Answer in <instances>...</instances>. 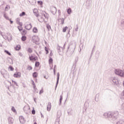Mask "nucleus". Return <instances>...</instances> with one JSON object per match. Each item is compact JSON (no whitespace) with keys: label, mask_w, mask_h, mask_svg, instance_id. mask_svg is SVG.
Segmentation results:
<instances>
[{"label":"nucleus","mask_w":124,"mask_h":124,"mask_svg":"<svg viewBox=\"0 0 124 124\" xmlns=\"http://www.w3.org/2000/svg\"><path fill=\"white\" fill-rule=\"evenodd\" d=\"M45 19H46V20L49 19V14L46 13V12L42 11L39 16L38 21H39V22H44Z\"/></svg>","instance_id":"nucleus-1"},{"label":"nucleus","mask_w":124,"mask_h":124,"mask_svg":"<svg viewBox=\"0 0 124 124\" xmlns=\"http://www.w3.org/2000/svg\"><path fill=\"white\" fill-rule=\"evenodd\" d=\"M115 74L121 76V77H124V71H122L119 69H116L115 71Z\"/></svg>","instance_id":"nucleus-2"},{"label":"nucleus","mask_w":124,"mask_h":124,"mask_svg":"<svg viewBox=\"0 0 124 124\" xmlns=\"http://www.w3.org/2000/svg\"><path fill=\"white\" fill-rule=\"evenodd\" d=\"M32 41L33 43L38 44L39 43V38L37 36H33L32 37Z\"/></svg>","instance_id":"nucleus-3"},{"label":"nucleus","mask_w":124,"mask_h":124,"mask_svg":"<svg viewBox=\"0 0 124 124\" xmlns=\"http://www.w3.org/2000/svg\"><path fill=\"white\" fill-rule=\"evenodd\" d=\"M32 27V26H31V23L30 22H26L25 24V28L26 29V30L30 31V30H31V29Z\"/></svg>","instance_id":"nucleus-4"},{"label":"nucleus","mask_w":124,"mask_h":124,"mask_svg":"<svg viewBox=\"0 0 124 124\" xmlns=\"http://www.w3.org/2000/svg\"><path fill=\"white\" fill-rule=\"evenodd\" d=\"M23 110L26 114H28L30 112V106H25L23 108Z\"/></svg>","instance_id":"nucleus-5"},{"label":"nucleus","mask_w":124,"mask_h":124,"mask_svg":"<svg viewBox=\"0 0 124 124\" xmlns=\"http://www.w3.org/2000/svg\"><path fill=\"white\" fill-rule=\"evenodd\" d=\"M21 76V74L20 72H16L14 74V77H15V78H20Z\"/></svg>","instance_id":"nucleus-6"},{"label":"nucleus","mask_w":124,"mask_h":124,"mask_svg":"<svg viewBox=\"0 0 124 124\" xmlns=\"http://www.w3.org/2000/svg\"><path fill=\"white\" fill-rule=\"evenodd\" d=\"M33 12L36 17H39V14H38V10L37 9H34Z\"/></svg>","instance_id":"nucleus-7"},{"label":"nucleus","mask_w":124,"mask_h":124,"mask_svg":"<svg viewBox=\"0 0 124 124\" xmlns=\"http://www.w3.org/2000/svg\"><path fill=\"white\" fill-rule=\"evenodd\" d=\"M29 59L30 61H37L38 60V58H37V57H34L33 56H30L29 57Z\"/></svg>","instance_id":"nucleus-8"},{"label":"nucleus","mask_w":124,"mask_h":124,"mask_svg":"<svg viewBox=\"0 0 124 124\" xmlns=\"http://www.w3.org/2000/svg\"><path fill=\"white\" fill-rule=\"evenodd\" d=\"M19 121L21 124H25L26 121L25 120V118L23 116L19 117Z\"/></svg>","instance_id":"nucleus-9"},{"label":"nucleus","mask_w":124,"mask_h":124,"mask_svg":"<svg viewBox=\"0 0 124 124\" xmlns=\"http://www.w3.org/2000/svg\"><path fill=\"white\" fill-rule=\"evenodd\" d=\"M52 107V106L51 105V103H48L47 106V111H50L51 110V108Z\"/></svg>","instance_id":"nucleus-10"},{"label":"nucleus","mask_w":124,"mask_h":124,"mask_svg":"<svg viewBox=\"0 0 124 124\" xmlns=\"http://www.w3.org/2000/svg\"><path fill=\"white\" fill-rule=\"evenodd\" d=\"M32 76L33 78H37V76H38V74L37 73V72H34L32 74Z\"/></svg>","instance_id":"nucleus-11"},{"label":"nucleus","mask_w":124,"mask_h":124,"mask_svg":"<svg viewBox=\"0 0 124 124\" xmlns=\"http://www.w3.org/2000/svg\"><path fill=\"white\" fill-rule=\"evenodd\" d=\"M20 49H21V46L19 45H17L15 47V49L16 50V51H19Z\"/></svg>","instance_id":"nucleus-12"},{"label":"nucleus","mask_w":124,"mask_h":124,"mask_svg":"<svg viewBox=\"0 0 124 124\" xmlns=\"http://www.w3.org/2000/svg\"><path fill=\"white\" fill-rule=\"evenodd\" d=\"M32 85H33V88L34 90H37L36 86H35V83H34V81L33 80H32Z\"/></svg>","instance_id":"nucleus-13"},{"label":"nucleus","mask_w":124,"mask_h":124,"mask_svg":"<svg viewBox=\"0 0 124 124\" xmlns=\"http://www.w3.org/2000/svg\"><path fill=\"white\" fill-rule=\"evenodd\" d=\"M9 123H10V124H13V122H14V119L11 118H9Z\"/></svg>","instance_id":"nucleus-14"},{"label":"nucleus","mask_w":124,"mask_h":124,"mask_svg":"<svg viewBox=\"0 0 124 124\" xmlns=\"http://www.w3.org/2000/svg\"><path fill=\"white\" fill-rule=\"evenodd\" d=\"M48 62L49 64H53V59H52V58H50L48 60Z\"/></svg>","instance_id":"nucleus-15"},{"label":"nucleus","mask_w":124,"mask_h":124,"mask_svg":"<svg viewBox=\"0 0 124 124\" xmlns=\"http://www.w3.org/2000/svg\"><path fill=\"white\" fill-rule=\"evenodd\" d=\"M33 32H34L35 33H36L37 32H38V30H37V28L36 27H34L33 29Z\"/></svg>","instance_id":"nucleus-16"},{"label":"nucleus","mask_w":124,"mask_h":124,"mask_svg":"<svg viewBox=\"0 0 124 124\" xmlns=\"http://www.w3.org/2000/svg\"><path fill=\"white\" fill-rule=\"evenodd\" d=\"M16 23L17 25H19V26H20V27H22V26H23V23L22 22H20L19 20H17Z\"/></svg>","instance_id":"nucleus-17"},{"label":"nucleus","mask_w":124,"mask_h":124,"mask_svg":"<svg viewBox=\"0 0 124 124\" xmlns=\"http://www.w3.org/2000/svg\"><path fill=\"white\" fill-rule=\"evenodd\" d=\"M21 40L22 41H26L27 40V37L26 36H23L21 38Z\"/></svg>","instance_id":"nucleus-18"},{"label":"nucleus","mask_w":124,"mask_h":124,"mask_svg":"<svg viewBox=\"0 0 124 124\" xmlns=\"http://www.w3.org/2000/svg\"><path fill=\"white\" fill-rule=\"evenodd\" d=\"M8 69L11 70V71H13V70H14V68H13V66L10 65L8 67Z\"/></svg>","instance_id":"nucleus-19"},{"label":"nucleus","mask_w":124,"mask_h":124,"mask_svg":"<svg viewBox=\"0 0 124 124\" xmlns=\"http://www.w3.org/2000/svg\"><path fill=\"white\" fill-rule=\"evenodd\" d=\"M39 64H40V63H39V62H36L35 63V66H36V67H38V66H39Z\"/></svg>","instance_id":"nucleus-20"},{"label":"nucleus","mask_w":124,"mask_h":124,"mask_svg":"<svg viewBox=\"0 0 124 124\" xmlns=\"http://www.w3.org/2000/svg\"><path fill=\"white\" fill-rule=\"evenodd\" d=\"M26 15V13H25L24 12H23L22 13L19 14V16L20 17H22L23 16H25Z\"/></svg>","instance_id":"nucleus-21"},{"label":"nucleus","mask_w":124,"mask_h":124,"mask_svg":"<svg viewBox=\"0 0 124 124\" xmlns=\"http://www.w3.org/2000/svg\"><path fill=\"white\" fill-rule=\"evenodd\" d=\"M27 51L28 52V53H31L32 52V49L31 48H29L27 49Z\"/></svg>","instance_id":"nucleus-22"},{"label":"nucleus","mask_w":124,"mask_h":124,"mask_svg":"<svg viewBox=\"0 0 124 124\" xmlns=\"http://www.w3.org/2000/svg\"><path fill=\"white\" fill-rule=\"evenodd\" d=\"M21 33L22 34H27V31H26V30H22V31H21Z\"/></svg>","instance_id":"nucleus-23"},{"label":"nucleus","mask_w":124,"mask_h":124,"mask_svg":"<svg viewBox=\"0 0 124 124\" xmlns=\"http://www.w3.org/2000/svg\"><path fill=\"white\" fill-rule=\"evenodd\" d=\"M71 12H72L71 9L69 8V9L67 10V13H68V14H71Z\"/></svg>","instance_id":"nucleus-24"},{"label":"nucleus","mask_w":124,"mask_h":124,"mask_svg":"<svg viewBox=\"0 0 124 124\" xmlns=\"http://www.w3.org/2000/svg\"><path fill=\"white\" fill-rule=\"evenodd\" d=\"M46 28L48 31L51 30V26H50L49 24L46 25Z\"/></svg>","instance_id":"nucleus-25"},{"label":"nucleus","mask_w":124,"mask_h":124,"mask_svg":"<svg viewBox=\"0 0 124 124\" xmlns=\"http://www.w3.org/2000/svg\"><path fill=\"white\" fill-rule=\"evenodd\" d=\"M45 51H46V54H49V51L48 50V48H47V47H45Z\"/></svg>","instance_id":"nucleus-26"},{"label":"nucleus","mask_w":124,"mask_h":124,"mask_svg":"<svg viewBox=\"0 0 124 124\" xmlns=\"http://www.w3.org/2000/svg\"><path fill=\"white\" fill-rule=\"evenodd\" d=\"M27 69H28V70H32V67H31V66H28Z\"/></svg>","instance_id":"nucleus-27"},{"label":"nucleus","mask_w":124,"mask_h":124,"mask_svg":"<svg viewBox=\"0 0 124 124\" xmlns=\"http://www.w3.org/2000/svg\"><path fill=\"white\" fill-rule=\"evenodd\" d=\"M67 29H68V27H65L64 28H63V32H65V31H66V30H67Z\"/></svg>","instance_id":"nucleus-28"},{"label":"nucleus","mask_w":124,"mask_h":124,"mask_svg":"<svg viewBox=\"0 0 124 124\" xmlns=\"http://www.w3.org/2000/svg\"><path fill=\"white\" fill-rule=\"evenodd\" d=\"M37 3L39 5H42V4H43V2H42V1H38Z\"/></svg>","instance_id":"nucleus-29"},{"label":"nucleus","mask_w":124,"mask_h":124,"mask_svg":"<svg viewBox=\"0 0 124 124\" xmlns=\"http://www.w3.org/2000/svg\"><path fill=\"white\" fill-rule=\"evenodd\" d=\"M18 29L19 31H20L21 32L23 31V27H22V26L18 27Z\"/></svg>","instance_id":"nucleus-30"},{"label":"nucleus","mask_w":124,"mask_h":124,"mask_svg":"<svg viewBox=\"0 0 124 124\" xmlns=\"http://www.w3.org/2000/svg\"><path fill=\"white\" fill-rule=\"evenodd\" d=\"M44 93V90H43V88H42L39 92V94H41V93Z\"/></svg>","instance_id":"nucleus-31"},{"label":"nucleus","mask_w":124,"mask_h":124,"mask_svg":"<svg viewBox=\"0 0 124 124\" xmlns=\"http://www.w3.org/2000/svg\"><path fill=\"white\" fill-rule=\"evenodd\" d=\"M4 52L5 53H6L7 55H9V56H11V53H10V52H9L8 51L5 50Z\"/></svg>","instance_id":"nucleus-32"},{"label":"nucleus","mask_w":124,"mask_h":124,"mask_svg":"<svg viewBox=\"0 0 124 124\" xmlns=\"http://www.w3.org/2000/svg\"><path fill=\"white\" fill-rule=\"evenodd\" d=\"M53 9H54L55 12H57V8L56 7H52L51 8V11H52Z\"/></svg>","instance_id":"nucleus-33"},{"label":"nucleus","mask_w":124,"mask_h":124,"mask_svg":"<svg viewBox=\"0 0 124 124\" xmlns=\"http://www.w3.org/2000/svg\"><path fill=\"white\" fill-rule=\"evenodd\" d=\"M12 83L13 85H16V86H18V84H17V82L14 80H12Z\"/></svg>","instance_id":"nucleus-34"},{"label":"nucleus","mask_w":124,"mask_h":124,"mask_svg":"<svg viewBox=\"0 0 124 124\" xmlns=\"http://www.w3.org/2000/svg\"><path fill=\"white\" fill-rule=\"evenodd\" d=\"M31 113L33 115H34L35 114V110H34V109H33L31 111Z\"/></svg>","instance_id":"nucleus-35"},{"label":"nucleus","mask_w":124,"mask_h":124,"mask_svg":"<svg viewBox=\"0 0 124 124\" xmlns=\"http://www.w3.org/2000/svg\"><path fill=\"white\" fill-rule=\"evenodd\" d=\"M12 110L13 112H16V110H15V108L14 107L12 108Z\"/></svg>","instance_id":"nucleus-36"},{"label":"nucleus","mask_w":124,"mask_h":124,"mask_svg":"<svg viewBox=\"0 0 124 124\" xmlns=\"http://www.w3.org/2000/svg\"><path fill=\"white\" fill-rule=\"evenodd\" d=\"M58 13L60 15H61V14L62 13V12H61V10H58Z\"/></svg>","instance_id":"nucleus-37"},{"label":"nucleus","mask_w":124,"mask_h":124,"mask_svg":"<svg viewBox=\"0 0 124 124\" xmlns=\"http://www.w3.org/2000/svg\"><path fill=\"white\" fill-rule=\"evenodd\" d=\"M10 22H11V24H13V21L11 20V19H9Z\"/></svg>","instance_id":"nucleus-38"},{"label":"nucleus","mask_w":124,"mask_h":124,"mask_svg":"<svg viewBox=\"0 0 124 124\" xmlns=\"http://www.w3.org/2000/svg\"><path fill=\"white\" fill-rule=\"evenodd\" d=\"M44 78H45V79H48V78H49V77L47 76H45L44 77Z\"/></svg>","instance_id":"nucleus-39"},{"label":"nucleus","mask_w":124,"mask_h":124,"mask_svg":"<svg viewBox=\"0 0 124 124\" xmlns=\"http://www.w3.org/2000/svg\"><path fill=\"white\" fill-rule=\"evenodd\" d=\"M62 96H61V97H60V102H61V101H62Z\"/></svg>","instance_id":"nucleus-40"},{"label":"nucleus","mask_w":124,"mask_h":124,"mask_svg":"<svg viewBox=\"0 0 124 124\" xmlns=\"http://www.w3.org/2000/svg\"><path fill=\"white\" fill-rule=\"evenodd\" d=\"M59 76H58V79H57V83H58L59 82Z\"/></svg>","instance_id":"nucleus-41"},{"label":"nucleus","mask_w":124,"mask_h":124,"mask_svg":"<svg viewBox=\"0 0 124 124\" xmlns=\"http://www.w3.org/2000/svg\"><path fill=\"white\" fill-rule=\"evenodd\" d=\"M63 23H64V19H62V24H63Z\"/></svg>","instance_id":"nucleus-42"},{"label":"nucleus","mask_w":124,"mask_h":124,"mask_svg":"<svg viewBox=\"0 0 124 124\" xmlns=\"http://www.w3.org/2000/svg\"><path fill=\"white\" fill-rule=\"evenodd\" d=\"M35 81V82L37 83V78H36Z\"/></svg>","instance_id":"nucleus-43"},{"label":"nucleus","mask_w":124,"mask_h":124,"mask_svg":"<svg viewBox=\"0 0 124 124\" xmlns=\"http://www.w3.org/2000/svg\"><path fill=\"white\" fill-rule=\"evenodd\" d=\"M6 18L7 19V20H9V18L8 17H6Z\"/></svg>","instance_id":"nucleus-44"},{"label":"nucleus","mask_w":124,"mask_h":124,"mask_svg":"<svg viewBox=\"0 0 124 124\" xmlns=\"http://www.w3.org/2000/svg\"><path fill=\"white\" fill-rule=\"evenodd\" d=\"M11 61H12V62L13 61L12 59H11ZM12 64H13V62H12Z\"/></svg>","instance_id":"nucleus-45"},{"label":"nucleus","mask_w":124,"mask_h":124,"mask_svg":"<svg viewBox=\"0 0 124 124\" xmlns=\"http://www.w3.org/2000/svg\"><path fill=\"white\" fill-rule=\"evenodd\" d=\"M50 56H52V52L50 53Z\"/></svg>","instance_id":"nucleus-46"},{"label":"nucleus","mask_w":124,"mask_h":124,"mask_svg":"<svg viewBox=\"0 0 124 124\" xmlns=\"http://www.w3.org/2000/svg\"><path fill=\"white\" fill-rule=\"evenodd\" d=\"M34 124H37L36 122H35L34 123Z\"/></svg>","instance_id":"nucleus-47"}]
</instances>
